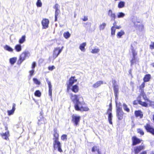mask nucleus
Segmentation results:
<instances>
[{
  "mask_svg": "<svg viewBox=\"0 0 154 154\" xmlns=\"http://www.w3.org/2000/svg\"><path fill=\"white\" fill-rule=\"evenodd\" d=\"M49 95L51 97L52 95V89H49Z\"/></svg>",
  "mask_w": 154,
  "mask_h": 154,
  "instance_id": "52",
  "label": "nucleus"
},
{
  "mask_svg": "<svg viewBox=\"0 0 154 154\" xmlns=\"http://www.w3.org/2000/svg\"><path fill=\"white\" fill-rule=\"evenodd\" d=\"M63 46H62V48H61V49H60V50H61V52H62V51L63 50Z\"/></svg>",
  "mask_w": 154,
  "mask_h": 154,
  "instance_id": "58",
  "label": "nucleus"
},
{
  "mask_svg": "<svg viewBox=\"0 0 154 154\" xmlns=\"http://www.w3.org/2000/svg\"><path fill=\"white\" fill-rule=\"evenodd\" d=\"M26 40V36L24 35L22 36L21 38L19 40V43L20 44H22L24 43Z\"/></svg>",
  "mask_w": 154,
  "mask_h": 154,
  "instance_id": "34",
  "label": "nucleus"
},
{
  "mask_svg": "<svg viewBox=\"0 0 154 154\" xmlns=\"http://www.w3.org/2000/svg\"><path fill=\"white\" fill-rule=\"evenodd\" d=\"M125 2L124 1H120L118 5V7L119 8H122L125 7Z\"/></svg>",
  "mask_w": 154,
  "mask_h": 154,
  "instance_id": "24",
  "label": "nucleus"
},
{
  "mask_svg": "<svg viewBox=\"0 0 154 154\" xmlns=\"http://www.w3.org/2000/svg\"><path fill=\"white\" fill-rule=\"evenodd\" d=\"M140 22L139 21H136L134 22V25L137 27H138L139 26V23L138 22Z\"/></svg>",
  "mask_w": 154,
  "mask_h": 154,
  "instance_id": "53",
  "label": "nucleus"
},
{
  "mask_svg": "<svg viewBox=\"0 0 154 154\" xmlns=\"http://www.w3.org/2000/svg\"><path fill=\"white\" fill-rule=\"evenodd\" d=\"M91 151L93 152H94L95 151H99V147L96 146H94L92 147Z\"/></svg>",
  "mask_w": 154,
  "mask_h": 154,
  "instance_id": "39",
  "label": "nucleus"
},
{
  "mask_svg": "<svg viewBox=\"0 0 154 154\" xmlns=\"http://www.w3.org/2000/svg\"><path fill=\"white\" fill-rule=\"evenodd\" d=\"M137 131L138 133H139L141 135H143L144 134L143 130L140 129H137Z\"/></svg>",
  "mask_w": 154,
  "mask_h": 154,
  "instance_id": "45",
  "label": "nucleus"
},
{
  "mask_svg": "<svg viewBox=\"0 0 154 154\" xmlns=\"http://www.w3.org/2000/svg\"><path fill=\"white\" fill-rule=\"evenodd\" d=\"M112 109V107L111 106V104H110V107L109 109H108L107 111V113L108 114V120L109 122V123L112 125V113L111 112Z\"/></svg>",
  "mask_w": 154,
  "mask_h": 154,
  "instance_id": "8",
  "label": "nucleus"
},
{
  "mask_svg": "<svg viewBox=\"0 0 154 154\" xmlns=\"http://www.w3.org/2000/svg\"><path fill=\"white\" fill-rule=\"evenodd\" d=\"M132 140L133 142V145H135L141 142V140L137 138L136 137H132Z\"/></svg>",
  "mask_w": 154,
  "mask_h": 154,
  "instance_id": "17",
  "label": "nucleus"
},
{
  "mask_svg": "<svg viewBox=\"0 0 154 154\" xmlns=\"http://www.w3.org/2000/svg\"><path fill=\"white\" fill-rule=\"evenodd\" d=\"M17 60V58L13 57L10 59L9 61L10 63L12 65L14 64Z\"/></svg>",
  "mask_w": 154,
  "mask_h": 154,
  "instance_id": "35",
  "label": "nucleus"
},
{
  "mask_svg": "<svg viewBox=\"0 0 154 154\" xmlns=\"http://www.w3.org/2000/svg\"><path fill=\"white\" fill-rule=\"evenodd\" d=\"M36 65V63L35 62H33L32 65V69H34Z\"/></svg>",
  "mask_w": 154,
  "mask_h": 154,
  "instance_id": "51",
  "label": "nucleus"
},
{
  "mask_svg": "<svg viewBox=\"0 0 154 154\" xmlns=\"http://www.w3.org/2000/svg\"><path fill=\"white\" fill-rule=\"evenodd\" d=\"M115 27L116 29H119L122 28L121 26L120 25V26L116 25Z\"/></svg>",
  "mask_w": 154,
  "mask_h": 154,
  "instance_id": "55",
  "label": "nucleus"
},
{
  "mask_svg": "<svg viewBox=\"0 0 154 154\" xmlns=\"http://www.w3.org/2000/svg\"><path fill=\"white\" fill-rule=\"evenodd\" d=\"M125 34V32L123 30H121L119 32L117 35L118 38H121L122 36Z\"/></svg>",
  "mask_w": 154,
  "mask_h": 154,
  "instance_id": "27",
  "label": "nucleus"
},
{
  "mask_svg": "<svg viewBox=\"0 0 154 154\" xmlns=\"http://www.w3.org/2000/svg\"><path fill=\"white\" fill-rule=\"evenodd\" d=\"M70 90H71L72 92L75 93H76L78 92L79 91V87L77 85H75L70 87H67V91H68Z\"/></svg>",
  "mask_w": 154,
  "mask_h": 154,
  "instance_id": "9",
  "label": "nucleus"
},
{
  "mask_svg": "<svg viewBox=\"0 0 154 154\" xmlns=\"http://www.w3.org/2000/svg\"><path fill=\"white\" fill-rule=\"evenodd\" d=\"M113 26H114L115 27L117 25L116 22L115 21L113 24Z\"/></svg>",
  "mask_w": 154,
  "mask_h": 154,
  "instance_id": "56",
  "label": "nucleus"
},
{
  "mask_svg": "<svg viewBox=\"0 0 154 154\" xmlns=\"http://www.w3.org/2000/svg\"><path fill=\"white\" fill-rule=\"evenodd\" d=\"M33 80L34 83H35L37 85H40L41 83L37 79L34 78L33 79Z\"/></svg>",
  "mask_w": 154,
  "mask_h": 154,
  "instance_id": "44",
  "label": "nucleus"
},
{
  "mask_svg": "<svg viewBox=\"0 0 154 154\" xmlns=\"http://www.w3.org/2000/svg\"><path fill=\"white\" fill-rule=\"evenodd\" d=\"M55 69V67L54 66H50L48 67V70L50 71H52Z\"/></svg>",
  "mask_w": 154,
  "mask_h": 154,
  "instance_id": "50",
  "label": "nucleus"
},
{
  "mask_svg": "<svg viewBox=\"0 0 154 154\" xmlns=\"http://www.w3.org/2000/svg\"><path fill=\"white\" fill-rule=\"evenodd\" d=\"M72 121L75 126L77 125L79 123L80 119V116L75 115H73L72 116Z\"/></svg>",
  "mask_w": 154,
  "mask_h": 154,
  "instance_id": "7",
  "label": "nucleus"
},
{
  "mask_svg": "<svg viewBox=\"0 0 154 154\" xmlns=\"http://www.w3.org/2000/svg\"><path fill=\"white\" fill-rule=\"evenodd\" d=\"M146 152L145 151H143L141 152L140 154H146Z\"/></svg>",
  "mask_w": 154,
  "mask_h": 154,
  "instance_id": "57",
  "label": "nucleus"
},
{
  "mask_svg": "<svg viewBox=\"0 0 154 154\" xmlns=\"http://www.w3.org/2000/svg\"><path fill=\"white\" fill-rule=\"evenodd\" d=\"M132 52L133 54V57L131 60V66L133 65L134 63L135 62V56L137 55V53L135 52V51L132 49Z\"/></svg>",
  "mask_w": 154,
  "mask_h": 154,
  "instance_id": "14",
  "label": "nucleus"
},
{
  "mask_svg": "<svg viewBox=\"0 0 154 154\" xmlns=\"http://www.w3.org/2000/svg\"><path fill=\"white\" fill-rule=\"evenodd\" d=\"M116 29L114 26H112L111 29V35H112L114 36L115 35Z\"/></svg>",
  "mask_w": 154,
  "mask_h": 154,
  "instance_id": "37",
  "label": "nucleus"
},
{
  "mask_svg": "<svg viewBox=\"0 0 154 154\" xmlns=\"http://www.w3.org/2000/svg\"><path fill=\"white\" fill-rule=\"evenodd\" d=\"M103 83V82L102 81H98L94 84L92 85V87L94 88H96L100 86Z\"/></svg>",
  "mask_w": 154,
  "mask_h": 154,
  "instance_id": "22",
  "label": "nucleus"
},
{
  "mask_svg": "<svg viewBox=\"0 0 154 154\" xmlns=\"http://www.w3.org/2000/svg\"><path fill=\"white\" fill-rule=\"evenodd\" d=\"M116 116L119 120H121L122 119L124 114V112L121 108L119 106L116 102Z\"/></svg>",
  "mask_w": 154,
  "mask_h": 154,
  "instance_id": "3",
  "label": "nucleus"
},
{
  "mask_svg": "<svg viewBox=\"0 0 154 154\" xmlns=\"http://www.w3.org/2000/svg\"><path fill=\"white\" fill-rule=\"evenodd\" d=\"M46 81L48 85L49 89H52V86L51 84V82L48 80V78L46 79Z\"/></svg>",
  "mask_w": 154,
  "mask_h": 154,
  "instance_id": "41",
  "label": "nucleus"
},
{
  "mask_svg": "<svg viewBox=\"0 0 154 154\" xmlns=\"http://www.w3.org/2000/svg\"><path fill=\"white\" fill-rule=\"evenodd\" d=\"M108 15L111 18V20H115L116 18L115 13H113L111 10H109L108 12Z\"/></svg>",
  "mask_w": 154,
  "mask_h": 154,
  "instance_id": "15",
  "label": "nucleus"
},
{
  "mask_svg": "<svg viewBox=\"0 0 154 154\" xmlns=\"http://www.w3.org/2000/svg\"><path fill=\"white\" fill-rule=\"evenodd\" d=\"M61 52V50H60L59 47H56L54 48L53 53V57L55 59Z\"/></svg>",
  "mask_w": 154,
  "mask_h": 154,
  "instance_id": "11",
  "label": "nucleus"
},
{
  "mask_svg": "<svg viewBox=\"0 0 154 154\" xmlns=\"http://www.w3.org/2000/svg\"><path fill=\"white\" fill-rule=\"evenodd\" d=\"M97 152L98 153V154H102L101 152L100 151V150L99 151Z\"/></svg>",
  "mask_w": 154,
  "mask_h": 154,
  "instance_id": "59",
  "label": "nucleus"
},
{
  "mask_svg": "<svg viewBox=\"0 0 154 154\" xmlns=\"http://www.w3.org/2000/svg\"><path fill=\"white\" fill-rule=\"evenodd\" d=\"M125 16V14L123 12H119L117 13V16L118 18H123Z\"/></svg>",
  "mask_w": 154,
  "mask_h": 154,
  "instance_id": "26",
  "label": "nucleus"
},
{
  "mask_svg": "<svg viewBox=\"0 0 154 154\" xmlns=\"http://www.w3.org/2000/svg\"><path fill=\"white\" fill-rule=\"evenodd\" d=\"M54 141L55 140H58L59 134H58L56 131L55 132V133L54 134Z\"/></svg>",
  "mask_w": 154,
  "mask_h": 154,
  "instance_id": "36",
  "label": "nucleus"
},
{
  "mask_svg": "<svg viewBox=\"0 0 154 154\" xmlns=\"http://www.w3.org/2000/svg\"><path fill=\"white\" fill-rule=\"evenodd\" d=\"M60 11L59 10H55V21H56L57 20V16H58L59 14L60 13Z\"/></svg>",
  "mask_w": 154,
  "mask_h": 154,
  "instance_id": "38",
  "label": "nucleus"
},
{
  "mask_svg": "<svg viewBox=\"0 0 154 154\" xmlns=\"http://www.w3.org/2000/svg\"><path fill=\"white\" fill-rule=\"evenodd\" d=\"M71 35L70 34L69 32H64L63 34V36L66 39H68L69 38Z\"/></svg>",
  "mask_w": 154,
  "mask_h": 154,
  "instance_id": "32",
  "label": "nucleus"
},
{
  "mask_svg": "<svg viewBox=\"0 0 154 154\" xmlns=\"http://www.w3.org/2000/svg\"><path fill=\"white\" fill-rule=\"evenodd\" d=\"M4 48L5 50L7 51H8L10 52H13V48L8 45H5Z\"/></svg>",
  "mask_w": 154,
  "mask_h": 154,
  "instance_id": "29",
  "label": "nucleus"
},
{
  "mask_svg": "<svg viewBox=\"0 0 154 154\" xmlns=\"http://www.w3.org/2000/svg\"><path fill=\"white\" fill-rule=\"evenodd\" d=\"M138 23H139V26L137 27H138L140 30L142 31L143 28V25L140 22Z\"/></svg>",
  "mask_w": 154,
  "mask_h": 154,
  "instance_id": "42",
  "label": "nucleus"
},
{
  "mask_svg": "<svg viewBox=\"0 0 154 154\" xmlns=\"http://www.w3.org/2000/svg\"><path fill=\"white\" fill-rule=\"evenodd\" d=\"M39 118L40 119H38V123L39 125L42 124H45L47 123L46 120L43 118L42 116H40Z\"/></svg>",
  "mask_w": 154,
  "mask_h": 154,
  "instance_id": "18",
  "label": "nucleus"
},
{
  "mask_svg": "<svg viewBox=\"0 0 154 154\" xmlns=\"http://www.w3.org/2000/svg\"><path fill=\"white\" fill-rule=\"evenodd\" d=\"M15 106L16 104L15 103H13V104L12 109V110L8 111L7 112L8 113V115L9 116H11L14 114V111L16 109Z\"/></svg>",
  "mask_w": 154,
  "mask_h": 154,
  "instance_id": "19",
  "label": "nucleus"
},
{
  "mask_svg": "<svg viewBox=\"0 0 154 154\" xmlns=\"http://www.w3.org/2000/svg\"><path fill=\"white\" fill-rule=\"evenodd\" d=\"M152 66L153 67H154V63L152 64Z\"/></svg>",
  "mask_w": 154,
  "mask_h": 154,
  "instance_id": "60",
  "label": "nucleus"
},
{
  "mask_svg": "<svg viewBox=\"0 0 154 154\" xmlns=\"http://www.w3.org/2000/svg\"><path fill=\"white\" fill-rule=\"evenodd\" d=\"M1 135L4 139L7 140L8 139V137L9 136V132L8 131H7L5 133L2 134Z\"/></svg>",
  "mask_w": 154,
  "mask_h": 154,
  "instance_id": "23",
  "label": "nucleus"
},
{
  "mask_svg": "<svg viewBox=\"0 0 154 154\" xmlns=\"http://www.w3.org/2000/svg\"><path fill=\"white\" fill-rule=\"evenodd\" d=\"M59 7V5L58 4H56L54 7V8L55 9V10H59L58 9Z\"/></svg>",
  "mask_w": 154,
  "mask_h": 154,
  "instance_id": "47",
  "label": "nucleus"
},
{
  "mask_svg": "<svg viewBox=\"0 0 154 154\" xmlns=\"http://www.w3.org/2000/svg\"><path fill=\"white\" fill-rule=\"evenodd\" d=\"M67 136L66 134H63L61 137V139L62 140H66Z\"/></svg>",
  "mask_w": 154,
  "mask_h": 154,
  "instance_id": "46",
  "label": "nucleus"
},
{
  "mask_svg": "<svg viewBox=\"0 0 154 154\" xmlns=\"http://www.w3.org/2000/svg\"><path fill=\"white\" fill-rule=\"evenodd\" d=\"M71 100L74 104L75 109L77 111H88L89 109L87 106H85L83 97L79 95L70 94Z\"/></svg>",
  "mask_w": 154,
  "mask_h": 154,
  "instance_id": "1",
  "label": "nucleus"
},
{
  "mask_svg": "<svg viewBox=\"0 0 154 154\" xmlns=\"http://www.w3.org/2000/svg\"><path fill=\"white\" fill-rule=\"evenodd\" d=\"M14 49L17 52H20L22 50L21 46L20 44L17 45L15 46Z\"/></svg>",
  "mask_w": 154,
  "mask_h": 154,
  "instance_id": "28",
  "label": "nucleus"
},
{
  "mask_svg": "<svg viewBox=\"0 0 154 154\" xmlns=\"http://www.w3.org/2000/svg\"><path fill=\"white\" fill-rule=\"evenodd\" d=\"M77 81V80L75 79V76L71 77L67 82V87L73 85Z\"/></svg>",
  "mask_w": 154,
  "mask_h": 154,
  "instance_id": "6",
  "label": "nucleus"
},
{
  "mask_svg": "<svg viewBox=\"0 0 154 154\" xmlns=\"http://www.w3.org/2000/svg\"><path fill=\"white\" fill-rule=\"evenodd\" d=\"M145 128L147 132L154 135V129L149 124H147L145 126Z\"/></svg>",
  "mask_w": 154,
  "mask_h": 154,
  "instance_id": "13",
  "label": "nucleus"
},
{
  "mask_svg": "<svg viewBox=\"0 0 154 154\" xmlns=\"http://www.w3.org/2000/svg\"><path fill=\"white\" fill-rule=\"evenodd\" d=\"M150 48L151 49H154V42H151L150 45Z\"/></svg>",
  "mask_w": 154,
  "mask_h": 154,
  "instance_id": "49",
  "label": "nucleus"
},
{
  "mask_svg": "<svg viewBox=\"0 0 154 154\" xmlns=\"http://www.w3.org/2000/svg\"><path fill=\"white\" fill-rule=\"evenodd\" d=\"M53 145L54 149L56 150L57 149L59 152H62V150L61 148V144L60 142L58 140H55L54 141Z\"/></svg>",
  "mask_w": 154,
  "mask_h": 154,
  "instance_id": "5",
  "label": "nucleus"
},
{
  "mask_svg": "<svg viewBox=\"0 0 154 154\" xmlns=\"http://www.w3.org/2000/svg\"><path fill=\"white\" fill-rule=\"evenodd\" d=\"M30 56V54L28 51H26L23 52L20 55L18 63H21L27 57H29Z\"/></svg>",
  "mask_w": 154,
  "mask_h": 154,
  "instance_id": "4",
  "label": "nucleus"
},
{
  "mask_svg": "<svg viewBox=\"0 0 154 154\" xmlns=\"http://www.w3.org/2000/svg\"><path fill=\"white\" fill-rule=\"evenodd\" d=\"M122 106L123 109L125 111L128 112H129L130 111V109L128 107L127 105L126 104L123 103Z\"/></svg>",
  "mask_w": 154,
  "mask_h": 154,
  "instance_id": "33",
  "label": "nucleus"
},
{
  "mask_svg": "<svg viewBox=\"0 0 154 154\" xmlns=\"http://www.w3.org/2000/svg\"><path fill=\"white\" fill-rule=\"evenodd\" d=\"M145 84L144 82L140 86V90L141 93L138 98V100L139 104L145 107H146L147 106V104L146 102L142 101V99H141V97L145 101L147 100V101L149 102L150 104H151L152 103L151 102L147 99L144 92L143 88L145 87Z\"/></svg>",
  "mask_w": 154,
  "mask_h": 154,
  "instance_id": "2",
  "label": "nucleus"
},
{
  "mask_svg": "<svg viewBox=\"0 0 154 154\" xmlns=\"http://www.w3.org/2000/svg\"><path fill=\"white\" fill-rule=\"evenodd\" d=\"M100 51V49L97 47L93 48L91 49V52L92 54H97Z\"/></svg>",
  "mask_w": 154,
  "mask_h": 154,
  "instance_id": "21",
  "label": "nucleus"
},
{
  "mask_svg": "<svg viewBox=\"0 0 154 154\" xmlns=\"http://www.w3.org/2000/svg\"><path fill=\"white\" fill-rule=\"evenodd\" d=\"M49 23V20L48 19L46 18L43 19L42 21L43 28L46 29L48 28V27Z\"/></svg>",
  "mask_w": 154,
  "mask_h": 154,
  "instance_id": "12",
  "label": "nucleus"
},
{
  "mask_svg": "<svg viewBox=\"0 0 154 154\" xmlns=\"http://www.w3.org/2000/svg\"><path fill=\"white\" fill-rule=\"evenodd\" d=\"M135 114L136 117H139L140 118H141L143 117V114L142 112L140 111H136Z\"/></svg>",
  "mask_w": 154,
  "mask_h": 154,
  "instance_id": "25",
  "label": "nucleus"
},
{
  "mask_svg": "<svg viewBox=\"0 0 154 154\" xmlns=\"http://www.w3.org/2000/svg\"><path fill=\"white\" fill-rule=\"evenodd\" d=\"M36 5L37 7H41L42 6V3L41 0H37L36 3Z\"/></svg>",
  "mask_w": 154,
  "mask_h": 154,
  "instance_id": "40",
  "label": "nucleus"
},
{
  "mask_svg": "<svg viewBox=\"0 0 154 154\" xmlns=\"http://www.w3.org/2000/svg\"><path fill=\"white\" fill-rule=\"evenodd\" d=\"M41 93L39 90H37L35 93V95L36 96L40 97L41 96Z\"/></svg>",
  "mask_w": 154,
  "mask_h": 154,
  "instance_id": "43",
  "label": "nucleus"
},
{
  "mask_svg": "<svg viewBox=\"0 0 154 154\" xmlns=\"http://www.w3.org/2000/svg\"><path fill=\"white\" fill-rule=\"evenodd\" d=\"M106 25V24L105 23H103L100 24L99 26L100 30H103L105 29Z\"/></svg>",
  "mask_w": 154,
  "mask_h": 154,
  "instance_id": "30",
  "label": "nucleus"
},
{
  "mask_svg": "<svg viewBox=\"0 0 154 154\" xmlns=\"http://www.w3.org/2000/svg\"><path fill=\"white\" fill-rule=\"evenodd\" d=\"M75 16H76L75 15H74V17H75Z\"/></svg>",
  "mask_w": 154,
  "mask_h": 154,
  "instance_id": "61",
  "label": "nucleus"
},
{
  "mask_svg": "<svg viewBox=\"0 0 154 154\" xmlns=\"http://www.w3.org/2000/svg\"><path fill=\"white\" fill-rule=\"evenodd\" d=\"M82 20L84 21H86L88 20V18L87 17L84 16L82 19Z\"/></svg>",
  "mask_w": 154,
  "mask_h": 154,
  "instance_id": "54",
  "label": "nucleus"
},
{
  "mask_svg": "<svg viewBox=\"0 0 154 154\" xmlns=\"http://www.w3.org/2000/svg\"><path fill=\"white\" fill-rule=\"evenodd\" d=\"M145 146L143 145H141L137 146L134 148V152L135 154H138L140 151L144 149Z\"/></svg>",
  "mask_w": 154,
  "mask_h": 154,
  "instance_id": "16",
  "label": "nucleus"
},
{
  "mask_svg": "<svg viewBox=\"0 0 154 154\" xmlns=\"http://www.w3.org/2000/svg\"><path fill=\"white\" fill-rule=\"evenodd\" d=\"M34 70L33 69H32V70H30L29 71V75L30 76H32L34 74Z\"/></svg>",
  "mask_w": 154,
  "mask_h": 154,
  "instance_id": "48",
  "label": "nucleus"
},
{
  "mask_svg": "<svg viewBox=\"0 0 154 154\" xmlns=\"http://www.w3.org/2000/svg\"><path fill=\"white\" fill-rule=\"evenodd\" d=\"M86 45V42H83L80 44L79 47V48L81 51L83 52H85V46Z\"/></svg>",
  "mask_w": 154,
  "mask_h": 154,
  "instance_id": "20",
  "label": "nucleus"
},
{
  "mask_svg": "<svg viewBox=\"0 0 154 154\" xmlns=\"http://www.w3.org/2000/svg\"><path fill=\"white\" fill-rule=\"evenodd\" d=\"M150 77L151 76L149 74H147L145 75L143 79L144 82H148L149 80Z\"/></svg>",
  "mask_w": 154,
  "mask_h": 154,
  "instance_id": "31",
  "label": "nucleus"
},
{
  "mask_svg": "<svg viewBox=\"0 0 154 154\" xmlns=\"http://www.w3.org/2000/svg\"><path fill=\"white\" fill-rule=\"evenodd\" d=\"M112 83L114 87V90L116 97H117L119 92V87L116 84V81L115 80L112 81Z\"/></svg>",
  "mask_w": 154,
  "mask_h": 154,
  "instance_id": "10",
  "label": "nucleus"
}]
</instances>
